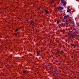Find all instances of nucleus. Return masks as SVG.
Segmentation results:
<instances>
[{"label": "nucleus", "instance_id": "obj_9", "mask_svg": "<svg viewBox=\"0 0 79 79\" xmlns=\"http://www.w3.org/2000/svg\"><path fill=\"white\" fill-rule=\"evenodd\" d=\"M59 21H57V24H58L59 23Z\"/></svg>", "mask_w": 79, "mask_h": 79}, {"label": "nucleus", "instance_id": "obj_12", "mask_svg": "<svg viewBox=\"0 0 79 79\" xmlns=\"http://www.w3.org/2000/svg\"><path fill=\"white\" fill-rule=\"evenodd\" d=\"M16 31H17V32L18 31V29H17L16 30Z\"/></svg>", "mask_w": 79, "mask_h": 79}, {"label": "nucleus", "instance_id": "obj_1", "mask_svg": "<svg viewBox=\"0 0 79 79\" xmlns=\"http://www.w3.org/2000/svg\"><path fill=\"white\" fill-rule=\"evenodd\" d=\"M61 1V3H62L63 5H66V1H64V0H62Z\"/></svg>", "mask_w": 79, "mask_h": 79}, {"label": "nucleus", "instance_id": "obj_10", "mask_svg": "<svg viewBox=\"0 0 79 79\" xmlns=\"http://www.w3.org/2000/svg\"><path fill=\"white\" fill-rule=\"evenodd\" d=\"M18 35V34L16 33H15V36H16V35Z\"/></svg>", "mask_w": 79, "mask_h": 79}, {"label": "nucleus", "instance_id": "obj_11", "mask_svg": "<svg viewBox=\"0 0 79 79\" xmlns=\"http://www.w3.org/2000/svg\"><path fill=\"white\" fill-rule=\"evenodd\" d=\"M53 3V1H51V3Z\"/></svg>", "mask_w": 79, "mask_h": 79}, {"label": "nucleus", "instance_id": "obj_13", "mask_svg": "<svg viewBox=\"0 0 79 79\" xmlns=\"http://www.w3.org/2000/svg\"><path fill=\"white\" fill-rule=\"evenodd\" d=\"M69 35H71V34L70 33H69Z\"/></svg>", "mask_w": 79, "mask_h": 79}, {"label": "nucleus", "instance_id": "obj_7", "mask_svg": "<svg viewBox=\"0 0 79 79\" xmlns=\"http://www.w3.org/2000/svg\"><path fill=\"white\" fill-rule=\"evenodd\" d=\"M71 11V10L70 9H69V10H67V12H69V11Z\"/></svg>", "mask_w": 79, "mask_h": 79}, {"label": "nucleus", "instance_id": "obj_4", "mask_svg": "<svg viewBox=\"0 0 79 79\" xmlns=\"http://www.w3.org/2000/svg\"><path fill=\"white\" fill-rule=\"evenodd\" d=\"M40 54V51H38L37 52V55H38V56H39Z\"/></svg>", "mask_w": 79, "mask_h": 79}, {"label": "nucleus", "instance_id": "obj_16", "mask_svg": "<svg viewBox=\"0 0 79 79\" xmlns=\"http://www.w3.org/2000/svg\"><path fill=\"white\" fill-rule=\"evenodd\" d=\"M62 0H61V1H62Z\"/></svg>", "mask_w": 79, "mask_h": 79}, {"label": "nucleus", "instance_id": "obj_8", "mask_svg": "<svg viewBox=\"0 0 79 79\" xmlns=\"http://www.w3.org/2000/svg\"><path fill=\"white\" fill-rule=\"evenodd\" d=\"M45 12H46V13H48V11H47V10H46L45 11Z\"/></svg>", "mask_w": 79, "mask_h": 79}, {"label": "nucleus", "instance_id": "obj_5", "mask_svg": "<svg viewBox=\"0 0 79 79\" xmlns=\"http://www.w3.org/2000/svg\"><path fill=\"white\" fill-rule=\"evenodd\" d=\"M23 73H24V74H26V73H27V71L25 70L23 71Z\"/></svg>", "mask_w": 79, "mask_h": 79}, {"label": "nucleus", "instance_id": "obj_2", "mask_svg": "<svg viewBox=\"0 0 79 79\" xmlns=\"http://www.w3.org/2000/svg\"><path fill=\"white\" fill-rule=\"evenodd\" d=\"M69 18V15L64 16V19H67V18Z\"/></svg>", "mask_w": 79, "mask_h": 79}, {"label": "nucleus", "instance_id": "obj_14", "mask_svg": "<svg viewBox=\"0 0 79 79\" xmlns=\"http://www.w3.org/2000/svg\"><path fill=\"white\" fill-rule=\"evenodd\" d=\"M39 10H40V8L38 9Z\"/></svg>", "mask_w": 79, "mask_h": 79}, {"label": "nucleus", "instance_id": "obj_6", "mask_svg": "<svg viewBox=\"0 0 79 79\" xmlns=\"http://www.w3.org/2000/svg\"><path fill=\"white\" fill-rule=\"evenodd\" d=\"M72 45L74 47V48L76 47V46H75V45H74V44H72Z\"/></svg>", "mask_w": 79, "mask_h": 79}, {"label": "nucleus", "instance_id": "obj_15", "mask_svg": "<svg viewBox=\"0 0 79 79\" xmlns=\"http://www.w3.org/2000/svg\"><path fill=\"white\" fill-rule=\"evenodd\" d=\"M72 58H73V56H72Z\"/></svg>", "mask_w": 79, "mask_h": 79}, {"label": "nucleus", "instance_id": "obj_3", "mask_svg": "<svg viewBox=\"0 0 79 79\" xmlns=\"http://www.w3.org/2000/svg\"><path fill=\"white\" fill-rule=\"evenodd\" d=\"M59 10H63V7H62L59 6L58 7Z\"/></svg>", "mask_w": 79, "mask_h": 79}]
</instances>
